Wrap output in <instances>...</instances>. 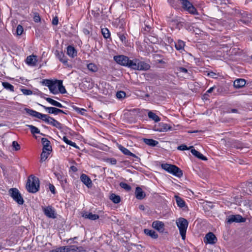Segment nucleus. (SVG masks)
Returning <instances> with one entry per match:
<instances>
[{"label": "nucleus", "mask_w": 252, "mask_h": 252, "mask_svg": "<svg viewBox=\"0 0 252 252\" xmlns=\"http://www.w3.org/2000/svg\"><path fill=\"white\" fill-rule=\"evenodd\" d=\"M118 35L119 36L120 39L123 43H126V36L125 34L119 32L118 33Z\"/></svg>", "instance_id": "nucleus-43"}, {"label": "nucleus", "mask_w": 252, "mask_h": 252, "mask_svg": "<svg viewBox=\"0 0 252 252\" xmlns=\"http://www.w3.org/2000/svg\"><path fill=\"white\" fill-rule=\"evenodd\" d=\"M56 56L59 60L63 63H66L67 62V59L64 56V54L62 52H59L56 51Z\"/></svg>", "instance_id": "nucleus-32"}, {"label": "nucleus", "mask_w": 252, "mask_h": 252, "mask_svg": "<svg viewBox=\"0 0 252 252\" xmlns=\"http://www.w3.org/2000/svg\"><path fill=\"white\" fill-rule=\"evenodd\" d=\"M42 120L59 129L63 128L62 125L60 122L46 114H45V117L43 118Z\"/></svg>", "instance_id": "nucleus-9"}, {"label": "nucleus", "mask_w": 252, "mask_h": 252, "mask_svg": "<svg viewBox=\"0 0 252 252\" xmlns=\"http://www.w3.org/2000/svg\"><path fill=\"white\" fill-rule=\"evenodd\" d=\"M21 91L23 93V94L25 95H31L32 94V92L30 90L22 89H21Z\"/></svg>", "instance_id": "nucleus-51"}, {"label": "nucleus", "mask_w": 252, "mask_h": 252, "mask_svg": "<svg viewBox=\"0 0 252 252\" xmlns=\"http://www.w3.org/2000/svg\"><path fill=\"white\" fill-rule=\"evenodd\" d=\"M41 142L43 146L42 151H47L50 152L52 150V147L50 145V142L47 138H42L41 139Z\"/></svg>", "instance_id": "nucleus-19"}, {"label": "nucleus", "mask_w": 252, "mask_h": 252, "mask_svg": "<svg viewBox=\"0 0 252 252\" xmlns=\"http://www.w3.org/2000/svg\"><path fill=\"white\" fill-rule=\"evenodd\" d=\"M54 174L58 180H59L60 181H63V176L62 175V174H61L60 173H58V172H55Z\"/></svg>", "instance_id": "nucleus-50"}, {"label": "nucleus", "mask_w": 252, "mask_h": 252, "mask_svg": "<svg viewBox=\"0 0 252 252\" xmlns=\"http://www.w3.org/2000/svg\"><path fill=\"white\" fill-rule=\"evenodd\" d=\"M71 169L73 171H77V168L76 167H75V166H72L71 167Z\"/></svg>", "instance_id": "nucleus-63"}, {"label": "nucleus", "mask_w": 252, "mask_h": 252, "mask_svg": "<svg viewBox=\"0 0 252 252\" xmlns=\"http://www.w3.org/2000/svg\"><path fill=\"white\" fill-rule=\"evenodd\" d=\"M245 221V219L240 215H231L227 219V222L231 223L233 222H242Z\"/></svg>", "instance_id": "nucleus-12"}, {"label": "nucleus", "mask_w": 252, "mask_h": 252, "mask_svg": "<svg viewBox=\"0 0 252 252\" xmlns=\"http://www.w3.org/2000/svg\"><path fill=\"white\" fill-rule=\"evenodd\" d=\"M144 232L146 235L153 239H156L158 238V234L153 230L145 229Z\"/></svg>", "instance_id": "nucleus-25"}, {"label": "nucleus", "mask_w": 252, "mask_h": 252, "mask_svg": "<svg viewBox=\"0 0 252 252\" xmlns=\"http://www.w3.org/2000/svg\"><path fill=\"white\" fill-rule=\"evenodd\" d=\"M43 85L47 86L50 92L55 94L60 93L62 94L66 93L64 87L63 85V81L61 80H52L50 79H43L41 82Z\"/></svg>", "instance_id": "nucleus-1"}, {"label": "nucleus", "mask_w": 252, "mask_h": 252, "mask_svg": "<svg viewBox=\"0 0 252 252\" xmlns=\"http://www.w3.org/2000/svg\"><path fill=\"white\" fill-rule=\"evenodd\" d=\"M87 68L92 72H95L98 70L97 66L93 63H90L88 64Z\"/></svg>", "instance_id": "nucleus-36"}, {"label": "nucleus", "mask_w": 252, "mask_h": 252, "mask_svg": "<svg viewBox=\"0 0 252 252\" xmlns=\"http://www.w3.org/2000/svg\"><path fill=\"white\" fill-rule=\"evenodd\" d=\"M2 85L3 87V88L6 90H9L11 92H14V86L9 83L8 82H2Z\"/></svg>", "instance_id": "nucleus-35"}, {"label": "nucleus", "mask_w": 252, "mask_h": 252, "mask_svg": "<svg viewBox=\"0 0 252 252\" xmlns=\"http://www.w3.org/2000/svg\"><path fill=\"white\" fill-rule=\"evenodd\" d=\"M126 93L124 91L118 92L116 94V96L119 99H122L126 96Z\"/></svg>", "instance_id": "nucleus-46"}, {"label": "nucleus", "mask_w": 252, "mask_h": 252, "mask_svg": "<svg viewBox=\"0 0 252 252\" xmlns=\"http://www.w3.org/2000/svg\"><path fill=\"white\" fill-rule=\"evenodd\" d=\"M143 141L146 144L152 147L156 146L158 144V141L153 139L144 138Z\"/></svg>", "instance_id": "nucleus-31"}, {"label": "nucleus", "mask_w": 252, "mask_h": 252, "mask_svg": "<svg viewBox=\"0 0 252 252\" xmlns=\"http://www.w3.org/2000/svg\"><path fill=\"white\" fill-rule=\"evenodd\" d=\"M37 62V56L35 55L29 56L26 58V63L31 66H35Z\"/></svg>", "instance_id": "nucleus-18"}, {"label": "nucleus", "mask_w": 252, "mask_h": 252, "mask_svg": "<svg viewBox=\"0 0 252 252\" xmlns=\"http://www.w3.org/2000/svg\"><path fill=\"white\" fill-rule=\"evenodd\" d=\"M204 241L206 243L214 244L217 242V239L212 232H209L206 235Z\"/></svg>", "instance_id": "nucleus-14"}, {"label": "nucleus", "mask_w": 252, "mask_h": 252, "mask_svg": "<svg viewBox=\"0 0 252 252\" xmlns=\"http://www.w3.org/2000/svg\"><path fill=\"white\" fill-rule=\"evenodd\" d=\"M23 32V27L20 25H18L17 29H16V33H17V35H21L22 34Z\"/></svg>", "instance_id": "nucleus-47"}, {"label": "nucleus", "mask_w": 252, "mask_h": 252, "mask_svg": "<svg viewBox=\"0 0 252 252\" xmlns=\"http://www.w3.org/2000/svg\"><path fill=\"white\" fill-rule=\"evenodd\" d=\"M171 22L175 23L176 25V28H178L179 29H180L181 27L183 26V25L181 24L180 22L178 21V20L176 19H172L170 20Z\"/></svg>", "instance_id": "nucleus-48"}, {"label": "nucleus", "mask_w": 252, "mask_h": 252, "mask_svg": "<svg viewBox=\"0 0 252 252\" xmlns=\"http://www.w3.org/2000/svg\"><path fill=\"white\" fill-rule=\"evenodd\" d=\"M215 88L216 87L215 86H213L210 88L209 89H208L206 91V93L203 95V98L207 99V97L208 96V94L212 93Z\"/></svg>", "instance_id": "nucleus-44"}, {"label": "nucleus", "mask_w": 252, "mask_h": 252, "mask_svg": "<svg viewBox=\"0 0 252 252\" xmlns=\"http://www.w3.org/2000/svg\"><path fill=\"white\" fill-rule=\"evenodd\" d=\"M229 113H238V111L237 109H231L228 111Z\"/></svg>", "instance_id": "nucleus-60"}, {"label": "nucleus", "mask_w": 252, "mask_h": 252, "mask_svg": "<svg viewBox=\"0 0 252 252\" xmlns=\"http://www.w3.org/2000/svg\"><path fill=\"white\" fill-rule=\"evenodd\" d=\"M46 111L50 114H54L55 115H58L59 113H63L66 114L67 113L64 112L63 110L60 109L59 108H57L56 107H46L45 106L41 105Z\"/></svg>", "instance_id": "nucleus-15"}, {"label": "nucleus", "mask_w": 252, "mask_h": 252, "mask_svg": "<svg viewBox=\"0 0 252 252\" xmlns=\"http://www.w3.org/2000/svg\"><path fill=\"white\" fill-rule=\"evenodd\" d=\"M68 145H69L74 148H78V147L76 145V143L71 141H70Z\"/></svg>", "instance_id": "nucleus-58"}, {"label": "nucleus", "mask_w": 252, "mask_h": 252, "mask_svg": "<svg viewBox=\"0 0 252 252\" xmlns=\"http://www.w3.org/2000/svg\"><path fill=\"white\" fill-rule=\"evenodd\" d=\"M159 127L157 128L156 130L159 131H167L168 129H170V126H169L167 124H164L163 123H160L159 124Z\"/></svg>", "instance_id": "nucleus-30"}, {"label": "nucleus", "mask_w": 252, "mask_h": 252, "mask_svg": "<svg viewBox=\"0 0 252 252\" xmlns=\"http://www.w3.org/2000/svg\"><path fill=\"white\" fill-rule=\"evenodd\" d=\"M239 17L240 18L238 20L239 24L242 23L248 25L249 23H252V15L251 14L248 13L246 12H243L239 14Z\"/></svg>", "instance_id": "nucleus-8"}, {"label": "nucleus", "mask_w": 252, "mask_h": 252, "mask_svg": "<svg viewBox=\"0 0 252 252\" xmlns=\"http://www.w3.org/2000/svg\"><path fill=\"white\" fill-rule=\"evenodd\" d=\"M81 181L88 188L92 187V182L90 178L85 174H81L80 176Z\"/></svg>", "instance_id": "nucleus-17"}, {"label": "nucleus", "mask_w": 252, "mask_h": 252, "mask_svg": "<svg viewBox=\"0 0 252 252\" xmlns=\"http://www.w3.org/2000/svg\"><path fill=\"white\" fill-rule=\"evenodd\" d=\"M118 148L125 155L131 156V157L138 158L137 156H136L135 154L130 152L127 149L124 147L122 145H119L118 146Z\"/></svg>", "instance_id": "nucleus-22"}, {"label": "nucleus", "mask_w": 252, "mask_h": 252, "mask_svg": "<svg viewBox=\"0 0 252 252\" xmlns=\"http://www.w3.org/2000/svg\"><path fill=\"white\" fill-rule=\"evenodd\" d=\"M175 198L178 206L181 208H183L186 206L185 201L180 196L175 195Z\"/></svg>", "instance_id": "nucleus-28"}, {"label": "nucleus", "mask_w": 252, "mask_h": 252, "mask_svg": "<svg viewBox=\"0 0 252 252\" xmlns=\"http://www.w3.org/2000/svg\"><path fill=\"white\" fill-rule=\"evenodd\" d=\"M135 194L136 198L139 200L143 199L146 196L145 193L143 191L142 189L139 187H137L136 188Z\"/></svg>", "instance_id": "nucleus-20"}, {"label": "nucleus", "mask_w": 252, "mask_h": 252, "mask_svg": "<svg viewBox=\"0 0 252 252\" xmlns=\"http://www.w3.org/2000/svg\"><path fill=\"white\" fill-rule=\"evenodd\" d=\"M25 111L30 115L41 120H42L43 118L45 117V114L40 113L32 109L26 108H25Z\"/></svg>", "instance_id": "nucleus-16"}, {"label": "nucleus", "mask_w": 252, "mask_h": 252, "mask_svg": "<svg viewBox=\"0 0 252 252\" xmlns=\"http://www.w3.org/2000/svg\"><path fill=\"white\" fill-rule=\"evenodd\" d=\"M120 186L126 190V191H129L131 189V187L126 183L121 182L120 184Z\"/></svg>", "instance_id": "nucleus-41"}, {"label": "nucleus", "mask_w": 252, "mask_h": 252, "mask_svg": "<svg viewBox=\"0 0 252 252\" xmlns=\"http://www.w3.org/2000/svg\"><path fill=\"white\" fill-rule=\"evenodd\" d=\"M45 99L50 103L52 105H54L55 106L59 107V108H64V106H63L61 103L50 98V97H46L45 98Z\"/></svg>", "instance_id": "nucleus-29"}, {"label": "nucleus", "mask_w": 252, "mask_h": 252, "mask_svg": "<svg viewBox=\"0 0 252 252\" xmlns=\"http://www.w3.org/2000/svg\"><path fill=\"white\" fill-rule=\"evenodd\" d=\"M26 189L29 192L35 193L39 189V181L33 175H30L27 182Z\"/></svg>", "instance_id": "nucleus-3"}, {"label": "nucleus", "mask_w": 252, "mask_h": 252, "mask_svg": "<svg viewBox=\"0 0 252 252\" xmlns=\"http://www.w3.org/2000/svg\"><path fill=\"white\" fill-rule=\"evenodd\" d=\"M65 247H61L53 251V252H66Z\"/></svg>", "instance_id": "nucleus-53"}, {"label": "nucleus", "mask_w": 252, "mask_h": 252, "mask_svg": "<svg viewBox=\"0 0 252 252\" xmlns=\"http://www.w3.org/2000/svg\"><path fill=\"white\" fill-rule=\"evenodd\" d=\"M49 189L53 193L55 194L56 193L55 191V188L53 184H49Z\"/></svg>", "instance_id": "nucleus-54"}, {"label": "nucleus", "mask_w": 252, "mask_h": 252, "mask_svg": "<svg viewBox=\"0 0 252 252\" xmlns=\"http://www.w3.org/2000/svg\"><path fill=\"white\" fill-rule=\"evenodd\" d=\"M164 43L165 45L174 44L173 39L170 36H165Z\"/></svg>", "instance_id": "nucleus-45"}, {"label": "nucleus", "mask_w": 252, "mask_h": 252, "mask_svg": "<svg viewBox=\"0 0 252 252\" xmlns=\"http://www.w3.org/2000/svg\"><path fill=\"white\" fill-rule=\"evenodd\" d=\"M40 17L39 14L37 12L34 13L33 20L35 22H39L40 21Z\"/></svg>", "instance_id": "nucleus-49"}, {"label": "nucleus", "mask_w": 252, "mask_h": 252, "mask_svg": "<svg viewBox=\"0 0 252 252\" xmlns=\"http://www.w3.org/2000/svg\"><path fill=\"white\" fill-rule=\"evenodd\" d=\"M179 0L181 2L182 5V7L185 10L187 11L189 13L191 14H197L198 13L196 9L188 0Z\"/></svg>", "instance_id": "nucleus-7"}, {"label": "nucleus", "mask_w": 252, "mask_h": 252, "mask_svg": "<svg viewBox=\"0 0 252 252\" xmlns=\"http://www.w3.org/2000/svg\"><path fill=\"white\" fill-rule=\"evenodd\" d=\"M109 160H110V162L111 163V164L113 165H115L117 163V160L114 158H111Z\"/></svg>", "instance_id": "nucleus-57"}, {"label": "nucleus", "mask_w": 252, "mask_h": 252, "mask_svg": "<svg viewBox=\"0 0 252 252\" xmlns=\"http://www.w3.org/2000/svg\"><path fill=\"white\" fill-rule=\"evenodd\" d=\"M45 215L49 218L55 219L57 217V214L54 209L51 206H48L42 208Z\"/></svg>", "instance_id": "nucleus-10"}, {"label": "nucleus", "mask_w": 252, "mask_h": 252, "mask_svg": "<svg viewBox=\"0 0 252 252\" xmlns=\"http://www.w3.org/2000/svg\"><path fill=\"white\" fill-rule=\"evenodd\" d=\"M148 115L149 118L150 119H152V120L154 121L155 122H159L160 120L159 117L158 115H157L155 113H154L151 111H150L148 113Z\"/></svg>", "instance_id": "nucleus-34"}, {"label": "nucleus", "mask_w": 252, "mask_h": 252, "mask_svg": "<svg viewBox=\"0 0 252 252\" xmlns=\"http://www.w3.org/2000/svg\"><path fill=\"white\" fill-rule=\"evenodd\" d=\"M67 54L71 58L77 56V52L72 46L69 45L67 47Z\"/></svg>", "instance_id": "nucleus-24"}, {"label": "nucleus", "mask_w": 252, "mask_h": 252, "mask_svg": "<svg viewBox=\"0 0 252 252\" xmlns=\"http://www.w3.org/2000/svg\"><path fill=\"white\" fill-rule=\"evenodd\" d=\"M50 152H47V151H42L40 156L41 160L42 161L45 160L47 158Z\"/></svg>", "instance_id": "nucleus-40"}, {"label": "nucleus", "mask_w": 252, "mask_h": 252, "mask_svg": "<svg viewBox=\"0 0 252 252\" xmlns=\"http://www.w3.org/2000/svg\"><path fill=\"white\" fill-rule=\"evenodd\" d=\"M128 57L124 55H118L114 57V60L118 64L126 66L127 65Z\"/></svg>", "instance_id": "nucleus-11"}, {"label": "nucleus", "mask_w": 252, "mask_h": 252, "mask_svg": "<svg viewBox=\"0 0 252 252\" xmlns=\"http://www.w3.org/2000/svg\"><path fill=\"white\" fill-rule=\"evenodd\" d=\"M215 75H216V73L212 71L208 73V75L211 76V77H214V76H215Z\"/></svg>", "instance_id": "nucleus-61"}, {"label": "nucleus", "mask_w": 252, "mask_h": 252, "mask_svg": "<svg viewBox=\"0 0 252 252\" xmlns=\"http://www.w3.org/2000/svg\"><path fill=\"white\" fill-rule=\"evenodd\" d=\"M152 227L160 233H163L164 231V224L159 220L154 221L152 225Z\"/></svg>", "instance_id": "nucleus-13"}, {"label": "nucleus", "mask_w": 252, "mask_h": 252, "mask_svg": "<svg viewBox=\"0 0 252 252\" xmlns=\"http://www.w3.org/2000/svg\"><path fill=\"white\" fill-rule=\"evenodd\" d=\"M27 126L30 128L31 132L32 134H38L40 133V131L38 129V128H37L36 127H35V126H33L32 125H27Z\"/></svg>", "instance_id": "nucleus-38"}, {"label": "nucleus", "mask_w": 252, "mask_h": 252, "mask_svg": "<svg viewBox=\"0 0 252 252\" xmlns=\"http://www.w3.org/2000/svg\"><path fill=\"white\" fill-rule=\"evenodd\" d=\"M8 192L10 196L18 204L22 205L24 203V199L17 189L11 188L9 190Z\"/></svg>", "instance_id": "nucleus-6"}, {"label": "nucleus", "mask_w": 252, "mask_h": 252, "mask_svg": "<svg viewBox=\"0 0 252 252\" xmlns=\"http://www.w3.org/2000/svg\"><path fill=\"white\" fill-rule=\"evenodd\" d=\"M246 84V81L244 79H237L235 80L233 83V86L235 88L240 89L243 87Z\"/></svg>", "instance_id": "nucleus-23"}, {"label": "nucleus", "mask_w": 252, "mask_h": 252, "mask_svg": "<svg viewBox=\"0 0 252 252\" xmlns=\"http://www.w3.org/2000/svg\"><path fill=\"white\" fill-rule=\"evenodd\" d=\"M52 24L54 25H57L58 24V18L57 17H55L53 19Z\"/></svg>", "instance_id": "nucleus-55"}, {"label": "nucleus", "mask_w": 252, "mask_h": 252, "mask_svg": "<svg viewBox=\"0 0 252 252\" xmlns=\"http://www.w3.org/2000/svg\"><path fill=\"white\" fill-rule=\"evenodd\" d=\"M110 199L115 203H119L121 201V198L120 196L116 195L114 193L111 195Z\"/></svg>", "instance_id": "nucleus-37"}, {"label": "nucleus", "mask_w": 252, "mask_h": 252, "mask_svg": "<svg viewBox=\"0 0 252 252\" xmlns=\"http://www.w3.org/2000/svg\"><path fill=\"white\" fill-rule=\"evenodd\" d=\"M65 250L66 252H81L83 251V248L71 245L65 246Z\"/></svg>", "instance_id": "nucleus-21"}, {"label": "nucleus", "mask_w": 252, "mask_h": 252, "mask_svg": "<svg viewBox=\"0 0 252 252\" xmlns=\"http://www.w3.org/2000/svg\"><path fill=\"white\" fill-rule=\"evenodd\" d=\"M82 217L85 219H88L91 220H96L99 219V217L98 215L93 214L92 213H85L83 214Z\"/></svg>", "instance_id": "nucleus-26"}, {"label": "nucleus", "mask_w": 252, "mask_h": 252, "mask_svg": "<svg viewBox=\"0 0 252 252\" xmlns=\"http://www.w3.org/2000/svg\"><path fill=\"white\" fill-rule=\"evenodd\" d=\"M175 48L177 50H184L185 45V42L181 40H179L177 43L174 42Z\"/></svg>", "instance_id": "nucleus-33"}, {"label": "nucleus", "mask_w": 252, "mask_h": 252, "mask_svg": "<svg viewBox=\"0 0 252 252\" xmlns=\"http://www.w3.org/2000/svg\"><path fill=\"white\" fill-rule=\"evenodd\" d=\"M176 223L179 230L182 239L185 240L187 229L189 225L188 220L183 218H180L176 220Z\"/></svg>", "instance_id": "nucleus-4"}, {"label": "nucleus", "mask_w": 252, "mask_h": 252, "mask_svg": "<svg viewBox=\"0 0 252 252\" xmlns=\"http://www.w3.org/2000/svg\"><path fill=\"white\" fill-rule=\"evenodd\" d=\"M178 70H179V71L182 72H184V73H187L188 72L187 69H186L185 67H180L179 68Z\"/></svg>", "instance_id": "nucleus-56"}, {"label": "nucleus", "mask_w": 252, "mask_h": 252, "mask_svg": "<svg viewBox=\"0 0 252 252\" xmlns=\"http://www.w3.org/2000/svg\"><path fill=\"white\" fill-rule=\"evenodd\" d=\"M101 32L105 38H108L110 36L109 31L107 28H103L101 29Z\"/></svg>", "instance_id": "nucleus-39"}, {"label": "nucleus", "mask_w": 252, "mask_h": 252, "mask_svg": "<svg viewBox=\"0 0 252 252\" xmlns=\"http://www.w3.org/2000/svg\"><path fill=\"white\" fill-rule=\"evenodd\" d=\"M191 154L197 157V158L202 160H207V158L206 157L204 156L201 153L196 151L194 149H191Z\"/></svg>", "instance_id": "nucleus-27"}, {"label": "nucleus", "mask_w": 252, "mask_h": 252, "mask_svg": "<svg viewBox=\"0 0 252 252\" xmlns=\"http://www.w3.org/2000/svg\"><path fill=\"white\" fill-rule=\"evenodd\" d=\"M12 147L15 149L16 151H18L20 149V145L16 141H13Z\"/></svg>", "instance_id": "nucleus-52"}, {"label": "nucleus", "mask_w": 252, "mask_h": 252, "mask_svg": "<svg viewBox=\"0 0 252 252\" xmlns=\"http://www.w3.org/2000/svg\"><path fill=\"white\" fill-rule=\"evenodd\" d=\"M161 166L163 169L171 174H172L174 176L178 177H181L183 176L182 171L176 165L169 164L167 163H162L161 165Z\"/></svg>", "instance_id": "nucleus-5"}, {"label": "nucleus", "mask_w": 252, "mask_h": 252, "mask_svg": "<svg viewBox=\"0 0 252 252\" xmlns=\"http://www.w3.org/2000/svg\"><path fill=\"white\" fill-rule=\"evenodd\" d=\"M126 67L136 70H147L150 69V65L149 63L138 59L130 60L128 58Z\"/></svg>", "instance_id": "nucleus-2"}, {"label": "nucleus", "mask_w": 252, "mask_h": 252, "mask_svg": "<svg viewBox=\"0 0 252 252\" xmlns=\"http://www.w3.org/2000/svg\"><path fill=\"white\" fill-rule=\"evenodd\" d=\"M151 29V27L149 26H146L145 28L144 29V30L149 32Z\"/></svg>", "instance_id": "nucleus-62"}, {"label": "nucleus", "mask_w": 252, "mask_h": 252, "mask_svg": "<svg viewBox=\"0 0 252 252\" xmlns=\"http://www.w3.org/2000/svg\"><path fill=\"white\" fill-rule=\"evenodd\" d=\"M193 148V146L188 147L186 145L182 144L177 147V149L181 151L190 150Z\"/></svg>", "instance_id": "nucleus-42"}, {"label": "nucleus", "mask_w": 252, "mask_h": 252, "mask_svg": "<svg viewBox=\"0 0 252 252\" xmlns=\"http://www.w3.org/2000/svg\"><path fill=\"white\" fill-rule=\"evenodd\" d=\"M139 208L141 210H144V206L142 205L139 206Z\"/></svg>", "instance_id": "nucleus-64"}, {"label": "nucleus", "mask_w": 252, "mask_h": 252, "mask_svg": "<svg viewBox=\"0 0 252 252\" xmlns=\"http://www.w3.org/2000/svg\"><path fill=\"white\" fill-rule=\"evenodd\" d=\"M63 140L65 143H66L68 145L70 141V140H69L66 136H63Z\"/></svg>", "instance_id": "nucleus-59"}]
</instances>
